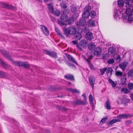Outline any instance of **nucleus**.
I'll use <instances>...</instances> for the list:
<instances>
[{
  "instance_id": "1",
  "label": "nucleus",
  "mask_w": 133,
  "mask_h": 133,
  "mask_svg": "<svg viewBox=\"0 0 133 133\" xmlns=\"http://www.w3.org/2000/svg\"><path fill=\"white\" fill-rule=\"evenodd\" d=\"M130 0H126L125 2L126 15H122V19L123 22L131 23L133 21V14L132 13L131 9L130 8Z\"/></svg>"
},
{
  "instance_id": "2",
  "label": "nucleus",
  "mask_w": 133,
  "mask_h": 133,
  "mask_svg": "<svg viewBox=\"0 0 133 133\" xmlns=\"http://www.w3.org/2000/svg\"><path fill=\"white\" fill-rule=\"evenodd\" d=\"M118 3L119 7L120 8L118 10L117 9L114 10V17L115 18H116V19H117V18L118 17L119 18V16L121 15V12H125L126 10L125 8H123V6L124 4L123 0H118Z\"/></svg>"
},
{
  "instance_id": "3",
  "label": "nucleus",
  "mask_w": 133,
  "mask_h": 133,
  "mask_svg": "<svg viewBox=\"0 0 133 133\" xmlns=\"http://www.w3.org/2000/svg\"><path fill=\"white\" fill-rule=\"evenodd\" d=\"M1 52L4 56L7 59L10 60L13 64H14L15 65H17L18 66H20L21 65V63L22 62H17L13 61L12 59L9 56L8 53L5 50H1Z\"/></svg>"
},
{
  "instance_id": "4",
  "label": "nucleus",
  "mask_w": 133,
  "mask_h": 133,
  "mask_svg": "<svg viewBox=\"0 0 133 133\" xmlns=\"http://www.w3.org/2000/svg\"><path fill=\"white\" fill-rule=\"evenodd\" d=\"M64 34L67 37L69 36L70 34H74L76 32V29L74 26H71L68 29L63 28Z\"/></svg>"
},
{
  "instance_id": "5",
  "label": "nucleus",
  "mask_w": 133,
  "mask_h": 133,
  "mask_svg": "<svg viewBox=\"0 0 133 133\" xmlns=\"http://www.w3.org/2000/svg\"><path fill=\"white\" fill-rule=\"evenodd\" d=\"M88 10H96L97 8V6L95 3V1H91L89 2L88 5L87 6Z\"/></svg>"
},
{
  "instance_id": "6",
  "label": "nucleus",
  "mask_w": 133,
  "mask_h": 133,
  "mask_svg": "<svg viewBox=\"0 0 133 133\" xmlns=\"http://www.w3.org/2000/svg\"><path fill=\"white\" fill-rule=\"evenodd\" d=\"M98 22L90 19L87 22L88 26L90 27H92L95 26L96 25L98 24Z\"/></svg>"
},
{
  "instance_id": "7",
  "label": "nucleus",
  "mask_w": 133,
  "mask_h": 133,
  "mask_svg": "<svg viewBox=\"0 0 133 133\" xmlns=\"http://www.w3.org/2000/svg\"><path fill=\"white\" fill-rule=\"evenodd\" d=\"M88 7L86 6L84 9V11L82 15V17L84 18H86L88 17L89 16V11L91 10L90 9L88 10Z\"/></svg>"
},
{
  "instance_id": "8",
  "label": "nucleus",
  "mask_w": 133,
  "mask_h": 133,
  "mask_svg": "<svg viewBox=\"0 0 133 133\" xmlns=\"http://www.w3.org/2000/svg\"><path fill=\"white\" fill-rule=\"evenodd\" d=\"M86 24V21L85 18L80 19L77 23V25L78 26H83Z\"/></svg>"
},
{
  "instance_id": "9",
  "label": "nucleus",
  "mask_w": 133,
  "mask_h": 133,
  "mask_svg": "<svg viewBox=\"0 0 133 133\" xmlns=\"http://www.w3.org/2000/svg\"><path fill=\"white\" fill-rule=\"evenodd\" d=\"M115 49L113 47H110L109 48L108 50V52L109 54L111 57H113L115 59H116V58L115 57Z\"/></svg>"
},
{
  "instance_id": "10",
  "label": "nucleus",
  "mask_w": 133,
  "mask_h": 133,
  "mask_svg": "<svg viewBox=\"0 0 133 133\" xmlns=\"http://www.w3.org/2000/svg\"><path fill=\"white\" fill-rule=\"evenodd\" d=\"M132 116V115L129 114H122L119 115L117 116L118 118L127 119L130 118Z\"/></svg>"
},
{
  "instance_id": "11",
  "label": "nucleus",
  "mask_w": 133,
  "mask_h": 133,
  "mask_svg": "<svg viewBox=\"0 0 133 133\" xmlns=\"http://www.w3.org/2000/svg\"><path fill=\"white\" fill-rule=\"evenodd\" d=\"M71 10L72 12L74 13H76L78 15L79 13V9L77 8L76 5H72Z\"/></svg>"
},
{
  "instance_id": "12",
  "label": "nucleus",
  "mask_w": 133,
  "mask_h": 133,
  "mask_svg": "<svg viewBox=\"0 0 133 133\" xmlns=\"http://www.w3.org/2000/svg\"><path fill=\"white\" fill-rule=\"evenodd\" d=\"M61 20L62 22H67L68 20V18L67 15L65 14V11H63V14H62L61 16Z\"/></svg>"
},
{
  "instance_id": "13",
  "label": "nucleus",
  "mask_w": 133,
  "mask_h": 133,
  "mask_svg": "<svg viewBox=\"0 0 133 133\" xmlns=\"http://www.w3.org/2000/svg\"><path fill=\"white\" fill-rule=\"evenodd\" d=\"M74 103L77 105L79 104V105H85L87 104L86 101H83L80 100L75 101Z\"/></svg>"
},
{
  "instance_id": "14",
  "label": "nucleus",
  "mask_w": 133,
  "mask_h": 133,
  "mask_svg": "<svg viewBox=\"0 0 133 133\" xmlns=\"http://www.w3.org/2000/svg\"><path fill=\"white\" fill-rule=\"evenodd\" d=\"M94 54L96 55L99 56L102 52V49L99 47H97L95 49Z\"/></svg>"
},
{
  "instance_id": "15",
  "label": "nucleus",
  "mask_w": 133,
  "mask_h": 133,
  "mask_svg": "<svg viewBox=\"0 0 133 133\" xmlns=\"http://www.w3.org/2000/svg\"><path fill=\"white\" fill-rule=\"evenodd\" d=\"M44 52L46 54L49 55L51 57L54 58H56L57 57L56 54L55 52L50 51L47 50H45Z\"/></svg>"
},
{
  "instance_id": "16",
  "label": "nucleus",
  "mask_w": 133,
  "mask_h": 133,
  "mask_svg": "<svg viewBox=\"0 0 133 133\" xmlns=\"http://www.w3.org/2000/svg\"><path fill=\"white\" fill-rule=\"evenodd\" d=\"M41 28L43 32L46 35H49V31L46 27L43 25H41Z\"/></svg>"
},
{
  "instance_id": "17",
  "label": "nucleus",
  "mask_w": 133,
  "mask_h": 133,
  "mask_svg": "<svg viewBox=\"0 0 133 133\" xmlns=\"http://www.w3.org/2000/svg\"><path fill=\"white\" fill-rule=\"evenodd\" d=\"M48 8L49 12L51 14H53L54 12V7L52 5V3L48 4Z\"/></svg>"
},
{
  "instance_id": "18",
  "label": "nucleus",
  "mask_w": 133,
  "mask_h": 133,
  "mask_svg": "<svg viewBox=\"0 0 133 133\" xmlns=\"http://www.w3.org/2000/svg\"><path fill=\"white\" fill-rule=\"evenodd\" d=\"M95 47L96 45L95 44L92 42H90L88 45V48L90 50H94L95 49Z\"/></svg>"
},
{
  "instance_id": "19",
  "label": "nucleus",
  "mask_w": 133,
  "mask_h": 133,
  "mask_svg": "<svg viewBox=\"0 0 133 133\" xmlns=\"http://www.w3.org/2000/svg\"><path fill=\"white\" fill-rule=\"evenodd\" d=\"M89 81L92 88H93L94 87V84L95 82V77L92 76H90L89 78Z\"/></svg>"
},
{
  "instance_id": "20",
  "label": "nucleus",
  "mask_w": 133,
  "mask_h": 133,
  "mask_svg": "<svg viewBox=\"0 0 133 133\" xmlns=\"http://www.w3.org/2000/svg\"><path fill=\"white\" fill-rule=\"evenodd\" d=\"M86 37L87 39L90 40H91L93 39L92 34L90 32H88L86 35Z\"/></svg>"
},
{
  "instance_id": "21",
  "label": "nucleus",
  "mask_w": 133,
  "mask_h": 133,
  "mask_svg": "<svg viewBox=\"0 0 133 133\" xmlns=\"http://www.w3.org/2000/svg\"><path fill=\"white\" fill-rule=\"evenodd\" d=\"M68 59L72 61L74 63L76 64L77 65H78V63H77L75 59L71 56L70 55H68L67 56Z\"/></svg>"
},
{
  "instance_id": "22",
  "label": "nucleus",
  "mask_w": 133,
  "mask_h": 133,
  "mask_svg": "<svg viewBox=\"0 0 133 133\" xmlns=\"http://www.w3.org/2000/svg\"><path fill=\"white\" fill-rule=\"evenodd\" d=\"M87 43V41L85 39L81 40L79 42L82 48H84L86 46Z\"/></svg>"
},
{
  "instance_id": "23",
  "label": "nucleus",
  "mask_w": 133,
  "mask_h": 133,
  "mask_svg": "<svg viewBox=\"0 0 133 133\" xmlns=\"http://www.w3.org/2000/svg\"><path fill=\"white\" fill-rule=\"evenodd\" d=\"M128 64V63L127 62H124L120 65V67L124 71L125 70Z\"/></svg>"
},
{
  "instance_id": "24",
  "label": "nucleus",
  "mask_w": 133,
  "mask_h": 133,
  "mask_svg": "<svg viewBox=\"0 0 133 133\" xmlns=\"http://www.w3.org/2000/svg\"><path fill=\"white\" fill-rule=\"evenodd\" d=\"M121 121V120L119 119H114L111 120L109 123L108 125L110 126L112 125L114 123L116 122H119Z\"/></svg>"
},
{
  "instance_id": "25",
  "label": "nucleus",
  "mask_w": 133,
  "mask_h": 133,
  "mask_svg": "<svg viewBox=\"0 0 133 133\" xmlns=\"http://www.w3.org/2000/svg\"><path fill=\"white\" fill-rule=\"evenodd\" d=\"M65 78L67 79L71 80H74V77L72 75L70 74H67L64 76Z\"/></svg>"
},
{
  "instance_id": "26",
  "label": "nucleus",
  "mask_w": 133,
  "mask_h": 133,
  "mask_svg": "<svg viewBox=\"0 0 133 133\" xmlns=\"http://www.w3.org/2000/svg\"><path fill=\"white\" fill-rule=\"evenodd\" d=\"M105 107L107 109H110L111 108L110 103L109 100H107L105 104Z\"/></svg>"
},
{
  "instance_id": "27",
  "label": "nucleus",
  "mask_w": 133,
  "mask_h": 133,
  "mask_svg": "<svg viewBox=\"0 0 133 133\" xmlns=\"http://www.w3.org/2000/svg\"><path fill=\"white\" fill-rule=\"evenodd\" d=\"M66 90H68L69 91L71 92L72 93H79V91L78 90L75 89H73L71 88H67L66 89Z\"/></svg>"
},
{
  "instance_id": "28",
  "label": "nucleus",
  "mask_w": 133,
  "mask_h": 133,
  "mask_svg": "<svg viewBox=\"0 0 133 133\" xmlns=\"http://www.w3.org/2000/svg\"><path fill=\"white\" fill-rule=\"evenodd\" d=\"M89 98L90 104L91 105L92 107H93L94 105V104L93 103V99L92 94H90L89 95Z\"/></svg>"
},
{
  "instance_id": "29",
  "label": "nucleus",
  "mask_w": 133,
  "mask_h": 133,
  "mask_svg": "<svg viewBox=\"0 0 133 133\" xmlns=\"http://www.w3.org/2000/svg\"><path fill=\"white\" fill-rule=\"evenodd\" d=\"M95 10H92L90 12L89 14V16L92 18H94L96 16V12Z\"/></svg>"
},
{
  "instance_id": "30",
  "label": "nucleus",
  "mask_w": 133,
  "mask_h": 133,
  "mask_svg": "<svg viewBox=\"0 0 133 133\" xmlns=\"http://www.w3.org/2000/svg\"><path fill=\"white\" fill-rule=\"evenodd\" d=\"M82 35L79 32L77 33L75 35V38L77 40H79L81 38Z\"/></svg>"
},
{
  "instance_id": "31",
  "label": "nucleus",
  "mask_w": 133,
  "mask_h": 133,
  "mask_svg": "<svg viewBox=\"0 0 133 133\" xmlns=\"http://www.w3.org/2000/svg\"><path fill=\"white\" fill-rule=\"evenodd\" d=\"M86 60L87 61L89 64V67L91 69V70H94L95 69L94 67V65L90 62L87 59L85 58Z\"/></svg>"
},
{
  "instance_id": "32",
  "label": "nucleus",
  "mask_w": 133,
  "mask_h": 133,
  "mask_svg": "<svg viewBox=\"0 0 133 133\" xmlns=\"http://www.w3.org/2000/svg\"><path fill=\"white\" fill-rule=\"evenodd\" d=\"M55 30L60 36L62 38L63 37V34L60 31L59 29L58 28H55Z\"/></svg>"
},
{
  "instance_id": "33",
  "label": "nucleus",
  "mask_w": 133,
  "mask_h": 133,
  "mask_svg": "<svg viewBox=\"0 0 133 133\" xmlns=\"http://www.w3.org/2000/svg\"><path fill=\"white\" fill-rule=\"evenodd\" d=\"M87 55L88 56V58L89 59H92L93 57V53L91 52H88L87 53Z\"/></svg>"
},
{
  "instance_id": "34",
  "label": "nucleus",
  "mask_w": 133,
  "mask_h": 133,
  "mask_svg": "<svg viewBox=\"0 0 133 133\" xmlns=\"http://www.w3.org/2000/svg\"><path fill=\"white\" fill-rule=\"evenodd\" d=\"M121 91L125 94H128L130 92V91L127 89L123 88L122 89Z\"/></svg>"
},
{
  "instance_id": "35",
  "label": "nucleus",
  "mask_w": 133,
  "mask_h": 133,
  "mask_svg": "<svg viewBox=\"0 0 133 133\" xmlns=\"http://www.w3.org/2000/svg\"><path fill=\"white\" fill-rule=\"evenodd\" d=\"M54 13L57 16H59L60 14V11L58 9H56L54 11Z\"/></svg>"
},
{
  "instance_id": "36",
  "label": "nucleus",
  "mask_w": 133,
  "mask_h": 133,
  "mask_svg": "<svg viewBox=\"0 0 133 133\" xmlns=\"http://www.w3.org/2000/svg\"><path fill=\"white\" fill-rule=\"evenodd\" d=\"M128 88L132 90L133 89V83H129L128 84Z\"/></svg>"
},
{
  "instance_id": "37",
  "label": "nucleus",
  "mask_w": 133,
  "mask_h": 133,
  "mask_svg": "<svg viewBox=\"0 0 133 133\" xmlns=\"http://www.w3.org/2000/svg\"><path fill=\"white\" fill-rule=\"evenodd\" d=\"M0 64L4 66V67L6 68H7L8 67V65L5 64L4 62H3L0 59Z\"/></svg>"
},
{
  "instance_id": "38",
  "label": "nucleus",
  "mask_w": 133,
  "mask_h": 133,
  "mask_svg": "<svg viewBox=\"0 0 133 133\" xmlns=\"http://www.w3.org/2000/svg\"><path fill=\"white\" fill-rule=\"evenodd\" d=\"M109 82L111 84L113 87H115L116 86V84L110 78L109 79Z\"/></svg>"
},
{
  "instance_id": "39",
  "label": "nucleus",
  "mask_w": 133,
  "mask_h": 133,
  "mask_svg": "<svg viewBox=\"0 0 133 133\" xmlns=\"http://www.w3.org/2000/svg\"><path fill=\"white\" fill-rule=\"evenodd\" d=\"M107 70V68L105 67L100 70V72L101 73V74L102 75H103L105 72Z\"/></svg>"
},
{
  "instance_id": "40",
  "label": "nucleus",
  "mask_w": 133,
  "mask_h": 133,
  "mask_svg": "<svg viewBox=\"0 0 133 133\" xmlns=\"http://www.w3.org/2000/svg\"><path fill=\"white\" fill-rule=\"evenodd\" d=\"M6 76V74L5 72L1 71V74L0 75V78H5Z\"/></svg>"
},
{
  "instance_id": "41",
  "label": "nucleus",
  "mask_w": 133,
  "mask_h": 133,
  "mask_svg": "<svg viewBox=\"0 0 133 133\" xmlns=\"http://www.w3.org/2000/svg\"><path fill=\"white\" fill-rule=\"evenodd\" d=\"M123 101V100L122 98L118 97L117 99V102L118 104H121L122 103Z\"/></svg>"
},
{
  "instance_id": "42",
  "label": "nucleus",
  "mask_w": 133,
  "mask_h": 133,
  "mask_svg": "<svg viewBox=\"0 0 133 133\" xmlns=\"http://www.w3.org/2000/svg\"><path fill=\"white\" fill-rule=\"evenodd\" d=\"M61 8L65 9L67 7L66 4L64 2H62L61 4Z\"/></svg>"
},
{
  "instance_id": "43",
  "label": "nucleus",
  "mask_w": 133,
  "mask_h": 133,
  "mask_svg": "<svg viewBox=\"0 0 133 133\" xmlns=\"http://www.w3.org/2000/svg\"><path fill=\"white\" fill-rule=\"evenodd\" d=\"M122 75V72L120 71H117L116 72V75L117 76H121Z\"/></svg>"
},
{
  "instance_id": "44",
  "label": "nucleus",
  "mask_w": 133,
  "mask_h": 133,
  "mask_svg": "<svg viewBox=\"0 0 133 133\" xmlns=\"http://www.w3.org/2000/svg\"><path fill=\"white\" fill-rule=\"evenodd\" d=\"M21 65L25 67H28L29 66L28 64L26 62H22L21 63Z\"/></svg>"
},
{
  "instance_id": "45",
  "label": "nucleus",
  "mask_w": 133,
  "mask_h": 133,
  "mask_svg": "<svg viewBox=\"0 0 133 133\" xmlns=\"http://www.w3.org/2000/svg\"><path fill=\"white\" fill-rule=\"evenodd\" d=\"M5 6L6 8L12 9H14V7L12 6L9 5H5Z\"/></svg>"
},
{
  "instance_id": "46",
  "label": "nucleus",
  "mask_w": 133,
  "mask_h": 133,
  "mask_svg": "<svg viewBox=\"0 0 133 133\" xmlns=\"http://www.w3.org/2000/svg\"><path fill=\"white\" fill-rule=\"evenodd\" d=\"M114 62V60L113 59H110L108 61V63L109 64H111Z\"/></svg>"
},
{
  "instance_id": "47",
  "label": "nucleus",
  "mask_w": 133,
  "mask_h": 133,
  "mask_svg": "<svg viewBox=\"0 0 133 133\" xmlns=\"http://www.w3.org/2000/svg\"><path fill=\"white\" fill-rule=\"evenodd\" d=\"M107 73L108 74L109 72H110L111 74L112 71V68L111 67L109 68L107 70Z\"/></svg>"
},
{
  "instance_id": "48",
  "label": "nucleus",
  "mask_w": 133,
  "mask_h": 133,
  "mask_svg": "<svg viewBox=\"0 0 133 133\" xmlns=\"http://www.w3.org/2000/svg\"><path fill=\"white\" fill-rule=\"evenodd\" d=\"M77 48L79 50H82V46H81V45L79 44H77Z\"/></svg>"
},
{
  "instance_id": "49",
  "label": "nucleus",
  "mask_w": 133,
  "mask_h": 133,
  "mask_svg": "<svg viewBox=\"0 0 133 133\" xmlns=\"http://www.w3.org/2000/svg\"><path fill=\"white\" fill-rule=\"evenodd\" d=\"M66 64L70 67H75V65L74 64H73L69 62H68Z\"/></svg>"
},
{
  "instance_id": "50",
  "label": "nucleus",
  "mask_w": 133,
  "mask_h": 133,
  "mask_svg": "<svg viewBox=\"0 0 133 133\" xmlns=\"http://www.w3.org/2000/svg\"><path fill=\"white\" fill-rule=\"evenodd\" d=\"M116 60L118 62H119L121 60V57L120 55H118L117 57L116 58Z\"/></svg>"
},
{
  "instance_id": "51",
  "label": "nucleus",
  "mask_w": 133,
  "mask_h": 133,
  "mask_svg": "<svg viewBox=\"0 0 133 133\" xmlns=\"http://www.w3.org/2000/svg\"><path fill=\"white\" fill-rule=\"evenodd\" d=\"M125 123L127 125H129L132 123V121L130 120H128L126 121Z\"/></svg>"
},
{
  "instance_id": "52",
  "label": "nucleus",
  "mask_w": 133,
  "mask_h": 133,
  "mask_svg": "<svg viewBox=\"0 0 133 133\" xmlns=\"http://www.w3.org/2000/svg\"><path fill=\"white\" fill-rule=\"evenodd\" d=\"M107 119V118H105L102 119L101 120L100 123H103L104 122H105V121Z\"/></svg>"
},
{
  "instance_id": "53",
  "label": "nucleus",
  "mask_w": 133,
  "mask_h": 133,
  "mask_svg": "<svg viewBox=\"0 0 133 133\" xmlns=\"http://www.w3.org/2000/svg\"><path fill=\"white\" fill-rule=\"evenodd\" d=\"M58 24H60L62 26L64 25L65 24L64 23H62L60 21H58L57 22Z\"/></svg>"
},
{
  "instance_id": "54",
  "label": "nucleus",
  "mask_w": 133,
  "mask_h": 133,
  "mask_svg": "<svg viewBox=\"0 0 133 133\" xmlns=\"http://www.w3.org/2000/svg\"><path fill=\"white\" fill-rule=\"evenodd\" d=\"M50 18H51L52 21H53L54 22L55 21V19L54 17H53L52 16H50Z\"/></svg>"
},
{
  "instance_id": "55",
  "label": "nucleus",
  "mask_w": 133,
  "mask_h": 133,
  "mask_svg": "<svg viewBox=\"0 0 133 133\" xmlns=\"http://www.w3.org/2000/svg\"><path fill=\"white\" fill-rule=\"evenodd\" d=\"M72 42L74 44H77V42L76 41H72Z\"/></svg>"
},
{
  "instance_id": "56",
  "label": "nucleus",
  "mask_w": 133,
  "mask_h": 133,
  "mask_svg": "<svg viewBox=\"0 0 133 133\" xmlns=\"http://www.w3.org/2000/svg\"><path fill=\"white\" fill-rule=\"evenodd\" d=\"M45 2H48L49 1H51L53 0H43Z\"/></svg>"
},
{
  "instance_id": "57",
  "label": "nucleus",
  "mask_w": 133,
  "mask_h": 133,
  "mask_svg": "<svg viewBox=\"0 0 133 133\" xmlns=\"http://www.w3.org/2000/svg\"><path fill=\"white\" fill-rule=\"evenodd\" d=\"M131 99L133 100V94H131L130 96Z\"/></svg>"
},
{
  "instance_id": "58",
  "label": "nucleus",
  "mask_w": 133,
  "mask_h": 133,
  "mask_svg": "<svg viewBox=\"0 0 133 133\" xmlns=\"http://www.w3.org/2000/svg\"><path fill=\"white\" fill-rule=\"evenodd\" d=\"M83 99H84V101H87V98L86 97H84Z\"/></svg>"
},
{
  "instance_id": "59",
  "label": "nucleus",
  "mask_w": 133,
  "mask_h": 133,
  "mask_svg": "<svg viewBox=\"0 0 133 133\" xmlns=\"http://www.w3.org/2000/svg\"><path fill=\"white\" fill-rule=\"evenodd\" d=\"M82 96L83 97H86V95L85 93L83 94L82 95Z\"/></svg>"
},
{
  "instance_id": "60",
  "label": "nucleus",
  "mask_w": 133,
  "mask_h": 133,
  "mask_svg": "<svg viewBox=\"0 0 133 133\" xmlns=\"http://www.w3.org/2000/svg\"><path fill=\"white\" fill-rule=\"evenodd\" d=\"M125 2H126V0H125ZM130 2H129V3H130ZM130 8L131 9V10H132V12H132V9H133V8L132 9H132L131 8V5H130Z\"/></svg>"
},
{
  "instance_id": "61",
  "label": "nucleus",
  "mask_w": 133,
  "mask_h": 133,
  "mask_svg": "<svg viewBox=\"0 0 133 133\" xmlns=\"http://www.w3.org/2000/svg\"><path fill=\"white\" fill-rule=\"evenodd\" d=\"M130 72L129 73V76H130L131 75V76H132V75L131 74H130Z\"/></svg>"
},
{
  "instance_id": "62",
  "label": "nucleus",
  "mask_w": 133,
  "mask_h": 133,
  "mask_svg": "<svg viewBox=\"0 0 133 133\" xmlns=\"http://www.w3.org/2000/svg\"><path fill=\"white\" fill-rule=\"evenodd\" d=\"M103 58L104 59H105V57H104V56H103Z\"/></svg>"
},
{
  "instance_id": "63",
  "label": "nucleus",
  "mask_w": 133,
  "mask_h": 133,
  "mask_svg": "<svg viewBox=\"0 0 133 133\" xmlns=\"http://www.w3.org/2000/svg\"><path fill=\"white\" fill-rule=\"evenodd\" d=\"M68 84H71V83L70 82H68Z\"/></svg>"
},
{
  "instance_id": "64",
  "label": "nucleus",
  "mask_w": 133,
  "mask_h": 133,
  "mask_svg": "<svg viewBox=\"0 0 133 133\" xmlns=\"http://www.w3.org/2000/svg\"><path fill=\"white\" fill-rule=\"evenodd\" d=\"M127 100H128V101H130V99H128Z\"/></svg>"
}]
</instances>
